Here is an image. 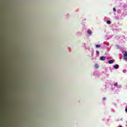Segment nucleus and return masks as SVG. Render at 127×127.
Masks as SVG:
<instances>
[{"mask_svg":"<svg viewBox=\"0 0 127 127\" xmlns=\"http://www.w3.org/2000/svg\"><path fill=\"white\" fill-rule=\"evenodd\" d=\"M126 113H127V108L125 109Z\"/></svg>","mask_w":127,"mask_h":127,"instance_id":"13","label":"nucleus"},{"mask_svg":"<svg viewBox=\"0 0 127 127\" xmlns=\"http://www.w3.org/2000/svg\"><path fill=\"white\" fill-rule=\"evenodd\" d=\"M107 24H111V21H110V20H107Z\"/></svg>","mask_w":127,"mask_h":127,"instance_id":"8","label":"nucleus"},{"mask_svg":"<svg viewBox=\"0 0 127 127\" xmlns=\"http://www.w3.org/2000/svg\"><path fill=\"white\" fill-rule=\"evenodd\" d=\"M124 59L127 61V52H125L124 56Z\"/></svg>","mask_w":127,"mask_h":127,"instance_id":"1","label":"nucleus"},{"mask_svg":"<svg viewBox=\"0 0 127 127\" xmlns=\"http://www.w3.org/2000/svg\"><path fill=\"white\" fill-rule=\"evenodd\" d=\"M100 60L101 61H104L106 60V57H100Z\"/></svg>","mask_w":127,"mask_h":127,"instance_id":"2","label":"nucleus"},{"mask_svg":"<svg viewBox=\"0 0 127 127\" xmlns=\"http://www.w3.org/2000/svg\"><path fill=\"white\" fill-rule=\"evenodd\" d=\"M87 33L88 34H92V32L91 31V30H88Z\"/></svg>","mask_w":127,"mask_h":127,"instance_id":"6","label":"nucleus"},{"mask_svg":"<svg viewBox=\"0 0 127 127\" xmlns=\"http://www.w3.org/2000/svg\"><path fill=\"white\" fill-rule=\"evenodd\" d=\"M109 64H113L114 63V60H111L108 61Z\"/></svg>","mask_w":127,"mask_h":127,"instance_id":"3","label":"nucleus"},{"mask_svg":"<svg viewBox=\"0 0 127 127\" xmlns=\"http://www.w3.org/2000/svg\"><path fill=\"white\" fill-rule=\"evenodd\" d=\"M96 54H100V52H99V51H96Z\"/></svg>","mask_w":127,"mask_h":127,"instance_id":"11","label":"nucleus"},{"mask_svg":"<svg viewBox=\"0 0 127 127\" xmlns=\"http://www.w3.org/2000/svg\"><path fill=\"white\" fill-rule=\"evenodd\" d=\"M103 101H105V100H106V98H103Z\"/></svg>","mask_w":127,"mask_h":127,"instance_id":"12","label":"nucleus"},{"mask_svg":"<svg viewBox=\"0 0 127 127\" xmlns=\"http://www.w3.org/2000/svg\"><path fill=\"white\" fill-rule=\"evenodd\" d=\"M96 48H99L101 47V45H96Z\"/></svg>","mask_w":127,"mask_h":127,"instance_id":"7","label":"nucleus"},{"mask_svg":"<svg viewBox=\"0 0 127 127\" xmlns=\"http://www.w3.org/2000/svg\"><path fill=\"white\" fill-rule=\"evenodd\" d=\"M114 86H115V87H117V86H118V83H115L114 84Z\"/></svg>","mask_w":127,"mask_h":127,"instance_id":"9","label":"nucleus"},{"mask_svg":"<svg viewBox=\"0 0 127 127\" xmlns=\"http://www.w3.org/2000/svg\"><path fill=\"white\" fill-rule=\"evenodd\" d=\"M113 10L116 12L117 10H116V8H113Z\"/></svg>","mask_w":127,"mask_h":127,"instance_id":"10","label":"nucleus"},{"mask_svg":"<svg viewBox=\"0 0 127 127\" xmlns=\"http://www.w3.org/2000/svg\"><path fill=\"white\" fill-rule=\"evenodd\" d=\"M95 67L96 69L99 68V65L98 64H95Z\"/></svg>","mask_w":127,"mask_h":127,"instance_id":"5","label":"nucleus"},{"mask_svg":"<svg viewBox=\"0 0 127 127\" xmlns=\"http://www.w3.org/2000/svg\"><path fill=\"white\" fill-rule=\"evenodd\" d=\"M119 127H122V126H120Z\"/></svg>","mask_w":127,"mask_h":127,"instance_id":"14","label":"nucleus"},{"mask_svg":"<svg viewBox=\"0 0 127 127\" xmlns=\"http://www.w3.org/2000/svg\"><path fill=\"white\" fill-rule=\"evenodd\" d=\"M115 69H119V64H116L114 66Z\"/></svg>","mask_w":127,"mask_h":127,"instance_id":"4","label":"nucleus"}]
</instances>
